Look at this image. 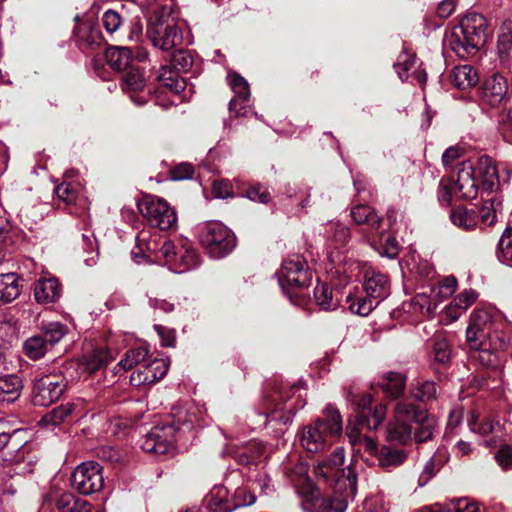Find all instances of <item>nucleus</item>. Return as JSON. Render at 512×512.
Returning a JSON list of instances; mask_svg holds the SVG:
<instances>
[{
	"mask_svg": "<svg viewBox=\"0 0 512 512\" xmlns=\"http://www.w3.org/2000/svg\"><path fill=\"white\" fill-rule=\"evenodd\" d=\"M488 37L487 22L478 13L467 14L446 38V45L459 57L475 55Z\"/></svg>",
	"mask_w": 512,
	"mask_h": 512,
	"instance_id": "f257e3e1",
	"label": "nucleus"
},
{
	"mask_svg": "<svg viewBox=\"0 0 512 512\" xmlns=\"http://www.w3.org/2000/svg\"><path fill=\"white\" fill-rule=\"evenodd\" d=\"M343 423L339 410L328 404L321 417L303 427L300 434L302 447L312 453H319L331 446L332 440L342 434Z\"/></svg>",
	"mask_w": 512,
	"mask_h": 512,
	"instance_id": "f03ea898",
	"label": "nucleus"
},
{
	"mask_svg": "<svg viewBox=\"0 0 512 512\" xmlns=\"http://www.w3.org/2000/svg\"><path fill=\"white\" fill-rule=\"evenodd\" d=\"M344 450L336 448L329 458L314 465V474L319 482L329 486L334 492L355 494L357 477L350 467H342Z\"/></svg>",
	"mask_w": 512,
	"mask_h": 512,
	"instance_id": "7ed1b4c3",
	"label": "nucleus"
},
{
	"mask_svg": "<svg viewBox=\"0 0 512 512\" xmlns=\"http://www.w3.org/2000/svg\"><path fill=\"white\" fill-rule=\"evenodd\" d=\"M478 191L479 187L471 163L462 162L457 167L456 178L440 181L438 199L442 205L449 206L453 195L463 200H472L477 197Z\"/></svg>",
	"mask_w": 512,
	"mask_h": 512,
	"instance_id": "20e7f679",
	"label": "nucleus"
},
{
	"mask_svg": "<svg viewBox=\"0 0 512 512\" xmlns=\"http://www.w3.org/2000/svg\"><path fill=\"white\" fill-rule=\"evenodd\" d=\"M200 241L209 255L215 259L225 257L236 246L233 232L219 222L206 224L201 230Z\"/></svg>",
	"mask_w": 512,
	"mask_h": 512,
	"instance_id": "39448f33",
	"label": "nucleus"
},
{
	"mask_svg": "<svg viewBox=\"0 0 512 512\" xmlns=\"http://www.w3.org/2000/svg\"><path fill=\"white\" fill-rule=\"evenodd\" d=\"M278 281L282 290L291 297L293 292L310 286L312 273L303 259L294 256L283 261Z\"/></svg>",
	"mask_w": 512,
	"mask_h": 512,
	"instance_id": "423d86ee",
	"label": "nucleus"
},
{
	"mask_svg": "<svg viewBox=\"0 0 512 512\" xmlns=\"http://www.w3.org/2000/svg\"><path fill=\"white\" fill-rule=\"evenodd\" d=\"M349 400L356 405V422L359 432L363 429H377L386 418V405L379 403L371 409L372 398L370 395L365 394L360 397L353 396V398ZM356 431L357 428H352L349 433L352 443L356 441L353 440V438H356Z\"/></svg>",
	"mask_w": 512,
	"mask_h": 512,
	"instance_id": "0eeeda50",
	"label": "nucleus"
},
{
	"mask_svg": "<svg viewBox=\"0 0 512 512\" xmlns=\"http://www.w3.org/2000/svg\"><path fill=\"white\" fill-rule=\"evenodd\" d=\"M137 208L147 222L160 230H167L177 222L176 213L160 198L146 195L137 202Z\"/></svg>",
	"mask_w": 512,
	"mask_h": 512,
	"instance_id": "6e6552de",
	"label": "nucleus"
},
{
	"mask_svg": "<svg viewBox=\"0 0 512 512\" xmlns=\"http://www.w3.org/2000/svg\"><path fill=\"white\" fill-rule=\"evenodd\" d=\"M415 417V405L407 399L399 401L394 409V419L387 426V440L399 444L410 441Z\"/></svg>",
	"mask_w": 512,
	"mask_h": 512,
	"instance_id": "1a4fd4ad",
	"label": "nucleus"
},
{
	"mask_svg": "<svg viewBox=\"0 0 512 512\" xmlns=\"http://www.w3.org/2000/svg\"><path fill=\"white\" fill-rule=\"evenodd\" d=\"M67 388L64 376L49 374L35 379L32 402L35 406L47 407L58 401Z\"/></svg>",
	"mask_w": 512,
	"mask_h": 512,
	"instance_id": "9d476101",
	"label": "nucleus"
},
{
	"mask_svg": "<svg viewBox=\"0 0 512 512\" xmlns=\"http://www.w3.org/2000/svg\"><path fill=\"white\" fill-rule=\"evenodd\" d=\"M180 429L175 423L156 425L144 436L141 448L148 453L166 455L174 450L176 434Z\"/></svg>",
	"mask_w": 512,
	"mask_h": 512,
	"instance_id": "9b49d317",
	"label": "nucleus"
},
{
	"mask_svg": "<svg viewBox=\"0 0 512 512\" xmlns=\"http://www.w3.org/2000/svg\"><path fill=\"white\" fill-rule=\"evenodd\" d=\"M71 485L83 495L99 492L104 485L101 465L93 461L81 463L72 474Z\"/></svg>",
	"mask_w": 512,
	"mask_h": 512,
	"instance_id": "f8f14e48",
	"label": "nucleus"
},
{
	"mask_svg": "<svg viewBox=\"0 0 512 512\" xmlns=\"http://www.w3.org/2000/svg\"><path fill=\"white\" fill-rule=\"evenodd\" d=\"M494 327L491 313L485 309H475L466 328V344L468 348H481L487 345Z\"/></svg>",
	"mask_w": 512,
	"mask_h": 512,
	"instance_id": "ddd939ff",
	"label": "nucleus"
},
{
	"mask_svg": "<svg viewBox=\"0 0 512 512\" xmlns=\"http://www.w3.org/2000/svg\"><path fill=\"white\" fill-rule=\"evenodd\" d=\"M333 497H322L316 489H311L309 496L302 502L305 512H345L348 498H353L355 494H344L334 492Z\"/></svg>",
	"mask_w": 512,
	"mask_h": 512,
	"instance_id": "4468645a",
	"label": "nucleus"
},
{
	"mask_svg": "<svg viewBox=\"0 0 512 512\" xmlns=\"http://www.w3.org/2000/svg\"><path fill=\"white\" fill-rule=\"evenodd\" d=\"M147 33L154 47L163 51H169L181 45L183 41L182 31L174 23H150Z\"/></svg>",
	"mask_w": 512,
	"mask_h": 512,
	"instance_id": "2eb2a0df",
	"label": "nucleus"
},
{
	"mask_svg": "<svg viewBox=\"0 0 512 512\" xmlns=\"http://www.w3.org/2000/svg\"><path fill=\"white\" fill-rule=\"evenodd\" d=\"M147 81L144 72L138 67H130L121 76V88L130 95L131 100L137 105L148 102L150 93H145Z\"/></svg>",
	"mask_w": 512,
	"mask_h": 512,
	"instance_id": "dca6fc26",
	"label": "nucleus"
},
{
	"mask_svg": "<svg viewBox=\"0 0 512 512\" xmlns=\"http://www.w3.org/2000/svg\"><path fill=\"white\" fill-rule=\"evenodd\" d=\"M168 371V363L163 359L146 361L141 367L132 372L130 382L134 386L151 384L162 379Z\"/></svg>",
	"mask_w": 512,
	"mask_h": 512,
	"instance_id": "f3484780",
	"label": "nucleus"
},
{
	"mask_svg": "<svg viewBox=\"0 0 512 512\" xmlns=\"http://www.w3.org/2000/svg\"><path fill=\"white\" fill-rule=\"evenodd\" d=\"M363 287L366 295L375 300L376 303L383 301L390 293L388 277L373 269L365 271Z\"/></svg>",
	"mask_w": 512,
	"mask_h": 512,
	"instance_id": "a211bd4d",
	"label": "nucleus"
},
{
	"mask_svg": "<svg viewBox=\"0 0 512 512\" xmlns=\"http://www.w3.org/2000/svg\"><path fill=\"white\" fill-rule=\"evenodd\" d=\"M508 90L506 79L498 74L487 79L482 88V101L496 107L505 99Z\"/></svg>",
	"mask_w": 512,
	"mask_h": 512,
	"instance_id": "6ab92c4d",
	"label": "nucleus"
},
{
	"mask_svg": "<svg viewBox=\"0 0 512 512\" xmlns=\"http://www.w3.org/2000/svg\"><path fill=\"white\" fill-rule=\"evenodd\" d=\"M470 357L482 367L491 370H501L504 367L505 357L489 345H482L481 348H469Z\"/></svg>",
	"mask_w": 512,
	"mask_h": 512,
	"instance_id": "aec40b11",
	"label": "nucleus"
},
{
	"mask_svg": "<svg viewBox=\"0 0 512 512\" xmlns=\"http://www.w3.org/2000/svg\"><path fill=\"white\" fill-rule=\"evenodd\" d=\"M415 415L417 416L413 418V424H415V427H413L415 441L417 443H423L431 440L437 426L435 417L429 416L427 411L416 406Z\"/></svg>",
	"mask_w": 512,
	"mask_h": 512,
	"instance_id": "412c9836",
	"label": "nucleus"
},
{
	"mask_svg": "<svg viewBox=\"0 0 512 512\" xmlns=\"http://www.w3.org/2000/svg\"><path fill=\"white\" fill-rule=\"evenodd\" d=\"M479 172L481 175L482 192L492 193L499 188L501 175L496 164L488 156L479 160Z\"/></svg>",
	"mask_w": 512,
	"mask_h": 512,
	"instance_id": "4be33fe9",
	"label": "nucleus"
},
{
	"mask_svg": "<svg viewBox=\"0 0 512 512\" xmlns=\"http://www.w3.org/2000/svg\"><path fill=\"white\" fill-rule=\"evenodd\" d=\"M61 292V285L56 278H41L34 284V298L40 304L56 302Z\"/></svg>",
	"mask_w": 512,
	"mask_h": 512,
	"instance_id": "5701e85b",
	"label": "nucleus"
},
{
	"mask_svg": "<svg viewBox=\"0 0 512 512\" xmlns=\"http://www.w3.org/2000/svg\"><path fill=\"white\" fill-rule=\"evenodd\" d=\"M161 241L162 239L150 236L148 232H140L136 237V247L131 252L134 261L141 263L142 258L150 257L152 254L158 258Z\"/></svg>",
	"mask_w": 512,
	"mask_h": 512,
	"instance_id": "b1692460",
	"label": "nucleus"
},
{
	"mask_svg": "<svg viewBox=\"0 0 512 512\" xmlns=\"http://www.w3.org/2000/svg\"><path fill=\"white\" fill-rule=\"evenodd\" d=\"M5 373L0 372V403L10 404L20 397L23 383L19 376Z\"/></svg>",
	"mask_w": 512,
	"mask_h": 512,
	"instance_id": "393cba45",
	"label": "nucleus"
},
{
	"mask_svg": "<svg viewBox=\"0 0 512 512\" xmlns=\"http://www.w3.org/2000/svg\"><path fill=\"white\" fill-rule=\"evenodd\" d=\"M80 407L79 403L68 402L55 407L52 411L48 412L42 417L41 422L45 426L56 427L61 423L68 421L74 415H81L80 411H77Z\"/></svg>",
	"mask_w": 512,
	"mask_h": 512,
	"instance_id": "a878e982",
	"label": "nucleus"
},
{
	"mask_svg": "<svg viewBox=\"0 0 512 512\" xmlns=\"http://www.w3.org/2000/svg\"><path fill=\"white\" fill-rule=\"evenodd\" d=\"M79 45L82 48L94 50L100 47L104 38L99 27L94 26L90 23H82L78 26L75 31Z\"/></svg>",
	"mask_w": 512,
	"mask_h": 512,
	"instance_id": "bb28decb",
	"label": "nucleus"
},
{
	"mask_svg": "<svg viewBox=\"0 0 512 512\" xmlns=\"http://www.w3.org/2000/svg\"><path fill=\"white\" fill-rule=\"evenodd\" d=\"M351 217L358 225H366L371 233L378 232L382 218L368 205H356L351 210Z\"/></svg>",
	"mask_w": 512,
	"mask_h": 512,
	"instance_id": "cd10ccee",
	"label": "nucleus"
},
{
	"mask_svg": "<svg viewBox=\"0 0 512 512\" xmlns=\"http://www.w3.org/2000/svg\"><path fill=\"white\" fill-rule=\"evenodd\" d=\"M378 465L390 471L401 466L407 459V452L404 449L382 446L377 453Z\"/></svg>",
	"mask_w": 512,
	"mask_h": 512,
	"instance_id": "c85d7f7f",
	"label": "nucleus"
},
{
	"mask_svg": "<svg viewBox=\"0 0 512 512\" xmlns=\"http://www.w3.org/2000/svg\"><path fill=\"white\" fill-rule=\"evenodd\" d=\"M451 83L458 89L466 90L478 82V75L470 65L456 66L450 73Z\"/></svg>",
	"mask_w": 512,
	"mask_h": 512,
	"instance_id": "c756f323",
	"label": "nucleus"
},
{
	"mask_svg": "<svg viewBox=\"0 0 512 512\" xmlns=\"http://www.w3.org/2000/svg\"><path fill=\"white\" fill-rule=\"evenodd\" d=\"M21 293L19 278L15 273L0 275V305L10 303Z\"/></svg>",
	"mask_w": 512,
	"mask_h": 512,
	"instance_id": "7c9ffc66",
	"label": "nucleus"
},
{
	"mask_svg": "<svg viewBox=\"0 0 512 512\" xmlns=\"http://www.w3.org/2000/svg\"><path fill=\"white\" fill-rule=\"evenodd\" d=\"M106 60L111 68L116 71L124 72L131 66V52L126 47H111L105 54Z\"/></svg>",
	"mask_w": 512,
	"mask_h": 512,
	"instance_id": "2f4dec72",
	"label": "nucleus"
},
{
	"mask_svg": "<svg viewBox=\"0 0 512 512\" xmlns=\"http://www.w3.org/2000/svg\"><path fill=\"white\" fill-rule=\"evenodd\" d=\"M497 52L501 61L512 58V21L505 20L499 29Z\"/></svg>",
	"mask_w": 512,
	"mask_h": 512,
	"instance_id": "473e14b6",
	"label": "nucleus"
},
{
	"mask_svg": "<svg viewBox=\"0 0 512 512\" xmlns=\"http://www.w3.org/2000/svg\"><path fill=\"white\" fill-rule=\"evenodd\" d=\"M406 384V378L403 374L397 372L387 373L379 383L382 391L391 398H397L402 395Z\"/></svg>",
	"mask_w": 512,
	"mask_h": 512,
	"instance_id": "72a5a7b5",
	"label": "nucleus"
},
{
	"mask_svg": "<svg viewBox=\"0 0 512 512\" xmlns=\"http://www.w3.org/2000/svg\"><path fill=\"white\" fill-rule=\"evenodd\" d=\"M56 507L60 512H89V503L76 497L72 493L66 492L61 494L56 500Z\"/></svg>",
	"mask_w": 512,
	"mask_h": 512,
	"instance_id": "f704fd0d",
	"label": "nucleus"
},
{
	"mask_svg": "<svg viewBox=\"0 0 512 512\" xmlns=\"http://www.w3.org/2000/svg\"><path fill=\"white\" fill-rule=\"evenodd\" d=\"M452 223L464 230H473L476 228L478 216L474 210L459 206L450 213Z\"/></svg>",
	"mask_w": 512,
	"mask_h": 512,
	"instance_id": "c9c22d12",
	"label": "nucleus"
},
{
	"mask_svg": "<svg viewBox=\"0 0 512 512\" xmlns=\"http://www.w3.org/2000/svg\"><path fill=\"white\" fill-rule=\"evenodd\" d=\"M114 359L113 353L104 346L94 348L86 356V365L90 371H96L105 367Z\"/></svg>",
	"mask_w": 512,
	"mask_h": 512,
	"instance_id": "e433bc0d",
	"label": "nucleus"
},
{
	"mask_svg": "<svg viewBox=\"0 0 512 512\" xmlns=\"http://www.w3.org/2000/svg\"><path fill=\"white\" fill-rule=\"evenodd\" d=\"M68 332L67 326L60 322H48L41 325V336L45 339L47 346L58 343Z\"/></svg>",
	"mask_w": 512,
	"mask_h": 512,
	"instance_id": "4c0bfd02",
	"label": "nucleus"
},
{
	"mask_svg": "<svg viewBox=\"0 0 512 512\" xmlns=\"http://www.w3.org/2000/svg\"><path fill=\"white\" fill-rule=\"evenodd\" d=\"M158 79L176 94H180L186 89V81L180 78L178 73L173 71L169 66L161 67Z\"/></svg>",
	"mask_w": 512,
	"mask_h": 512,
	"instance_id": "58836bf2",
	"label": "nucleus"
},
{
	"mask_svg": "<svg viewBox=\"0 0 512 512\" xmlns=\"http://www.w3.org/2000/svg\"><path fill=\"white\" fill-rule=\"evenodd\" d=\"M25 355L31 360L41 359L48 351V346L43 336L34 335L29 337L23 344Z\"/></svg>",
	"mask_w": 512,
	"mask_h": 512,
	"instance_id": "ea45409f",
	"label": "nucleus"
},
{
	"mask_svg": "<svg viewBox=\"0 0 512 512\" xmlns=\"http://www.w3.org/2000/svg\"><path fill=\"white\" fill-rule=\"evenodd\" d=\"M148 357V349L145 347H137L126 351L124 357L120 360L119 366L124 370H130L134 366L141 367L146 363Z\"/></svg>",
	"mask_w": 512,
	"mask_h": 512,
	"instance_id": "a19ab883",
	"label": "nucleus"
},
{
	"mask_svg": "<svg viewBox=\"0 0 512 512\" xmlns=\"http://www.w3.org/2000/svg\"><path fill=\"white\" fill-rule=\"evenodd\" d=\"M314 298L323 310H334L338 306V301L333 299L332 289L327 284H318L314 288Z\"/></svg>",
	"mask_w": 512,
	"mask_h": 512,
	"instance_id": "79ce46f5",
	"label": "nucleus"
},
{
	"mask_svg": "<svg viewBox=\"0 0 512 512\" xmlns=\"http://www.w3.org/2000/svg\"><path fill=\"white\" fill-rule=\"evenodd\" d=\"M477 299V293L473 291L472 289L464 290L463 292L459 293L451 302L450 306L448 307V313L449 315L457 319L459 315H457L454 312V309H460L461 311L467 310Z\"/></svg>",
	"mask_w": 512,
	"mask_h": 512,
	"instance_id": "37998d69",
	"label": "nucleus"
},
{
	"mask_svg": "<svg viewBox=\"0 0 512 512\" xmlns=\"http://www.w3.org/2000/svg\"><path fill=\"white\" fill-rule=\"evenodd\" d=\"M199 257L195 249L181 245L178 247L177 263L174 264L180 272L190 270L198 266Z\"/></svg>",
	"mask_w": 512,
	"mask_h": 512,
	"instance_id": "c03bdc74",
	"label": "nucleus"
},
{
	"mask_svg": "<svg viewBox=\"0 0 512 512\" xmlns=\"http://www.w3.org/2000/svg\"><path fill=\"white\" fill-rule=\"evenodd\" d=\"M411 393L415 400L429 402L437 397V385L433 381H418Z\"/></svg>",
	"mask_w": 512,
	"mask_h": 512,
	"instance_id": "a18cd8bd",
	"label": "nucleus"
},
{
	"mask_svg": "<svg viewBox=\"0 0 512 512\" xmlns=\"http://www.w3.org/2000/svg\"><path fill=\"white\" fill-rule=\"evenodd\" d=\"M227 81L232 91L235 93L233 98L241 99V101H248L250 97V89L248 82L237 73H229Z\"/></svg>",
	"mask_w": 512,
	"mask_h": 512,
	"instance_id": "49530a36",
	"label": "nucleus"
},
{
	"mask_svg": "<svg viewBox=\"0 0 512 512\" xmlns=\"http://www.w3.org/2000/svg\"><path fill=\"white\" fill-rule=\"evenodd\" d=\"M194 63V58L190 51L179 49L173 53L171 58V66L175 72H188Z\"/></svg>",
	"mask_w": 512,
	"mask_h": 512,
	"instance_id": "de8ad7c7",
	"label": "nucleus"
},
{
	"mask_svg": "<svg viewBox=\"0 0 512 512\" xmlns=\"http://www.w3.org/2000/svg\"><path fill=\"white\" fill-rule=\"evenodd\" d=\"M22 482L20 474H12L10 471L0 473V494L13 496Z\"/></svg>",
	"mask_w": 512,
	"mask_h": 512,
	"instance_id": "09e8293b",
	"label": "nucleus"
},
{
	"mask_svg": "<svg viewBox=\"0 0 512 512\" xmlns=\"http://www.w3.org/2000/svg\"><path fill=\"white\" fill-rule=\"evenodd\" d=\"M497 257L503 263L512 262V229H507L499 240Z\"/></svg>",
	"mask_w": 512,
	"mask_h": 512,
	"instance_id": "8fccbe9b",
	"label": "nucleus"
},
{
	"mask_svg": "<svg viewBox=\"0 0 512 512\" xmlns=\"http://www.w3.org/2000/svg\"><path fill=\"white\" fill-rule=\"evenodd\" d=\"M497 206L500 202H497L495 197L484 200V203L480 209V219L484 225H493L496 221Z\"/></svg>",
	"mask_w": 512,
	"mask_h": 512,
	"instance_id": "3c124183",
	"label": "nucleus"
},
{
	"mask_svg": "<svg viewBox=\"0 0 512 512\" xmlns=\"http://www.w3.org/2000/svg\"><path fill=\"white\" fill-rule=\"evenodd\" d=\"M379 303H376L375 300H373L370 297H357L355 298L351 304H350V310L351 312L360 315V316H367L369 315L374 308L377 307Z\"/></svg>",
	"mask_w": 512,
	"mask_h": 512,
	"instance_id": "603ef678",
	"label": "nucleus"
},
{
	"mask_svg": "<svg viewBox=\"0 0 512 512\" xmlns=\"http://www.w3.org/2000/svg\"><path fill=\"white\" fill-rule=\"evenodd\" d=\"M380 235V245L382 247V251L380 252L382 255L387 256L388 258H395L399 253V244L395 237L387 235L384 232H376Z\"/></svg>",
	"mask_w": 512,
	"mask_h": 512,
	"instance_id": "864d4df0",
	"label": "nucleus"
},
{
	"mask_svg": "<svg viewBox=\"0 0 512 512\" xmlns=\"http://www.w3.org/2000/svg\"><path fill=\"white\" fill-rule=\"evenodd\" d=\"M434 360L438 363L445 364L451 358V349L448 341L444 338L435 339L433 344Z\"/></svg>",
	"mask_w": 512,
	"mask_h": 512,
	"instance_id": "5fc2aeb1",
	"label": "nucleus"
},
{
	"mask_svg": "<svg viewBox=\"0 0 512 512\" xmlns=\"http://www.w3.org/2000/svg\"><path fill=\"white\" fill-rule=\"evenodd\" d=\"M158 252V259L173 265L177 263L178 247L171 240L162 239Z\"/></svg>",
	"mask_w": 512,
	"mask_h": 512,
	"instance_id": "6e6d98bb",
	"label": "nucleus"
},
{
	"mask_svg": "<svg viewBox=\"0 0 512 512\" xmlns=\"http://www.w3.org/2000/svg\"><path fill=\"white\" fill-rule=\"evenodd\" d=\"M102 23L107 33L113 34L117 32L124 23V19L117 11L107 10L103 13Z\"/></svg>",
	"mask_w": 512,
	"mask_h": 512,
	"instance_id": "4d7b16f0",
	"label": "nucleus"
},
{
	"mask_svg": "<svg viewBox=\"0 0 512 512\" xmlns=\"http://www.w3.org/2000/svg\"><path fill=\"white\" fill-rule=\"evenodd\" d=\"M245 195L247 198H249L252 201H257L259 203L266 204L270 202L271 195L268 191L267 187L263 186L262 184H253L251 185L245 192Z\"/></svg>",
	"mask_w": 512,
	"mask_h": 512,
	"instance_id": "13d9d810",
	"label": "nucleus"
},
{
	"mask_svg": "<svg viewBox=\"0 0 512 512\" xmlns=\"http://www.w3.org/2000/svg\"><path fill=\"white\" fill-rule=\"evenodd\" d=\"M415 61L416 57L413 54L405 52L399 56L395 69L402 80L407 77V72L413 67Z\"/></svg>",
	"mask_w": 512,
	"mask_h": 512,
	"instance_id": "bf43d9fd",
	"label": "nucleus"
},
{
	"mask_svg": "<svg viewBox=\"0 0 512 512\" xmlns=\"http://www.w3.org/2000/svg\"><path fill=\"white\" fill-rule=\"evenodd\" d=\"M154 329L161 339L162 346L174 347L176 342V332L172 328L156 324Z\"/></svg>",
	"mask_w": 512,
	"mask_h": 512,
	"instance_id": "052dcab7",
	"label": "nucleus"
},
{
	"mask_svg": "<svg viewBox=\"0 0 512 512\" xmlns=\"http://www.w3.org/2000/svg\"><path fill=\"white\" fill-rule=\"evenodd\" d=\"M170 175L174 181L191 179L194 175V168L189 163H180L171 170Z\"/></svg>",
	"mask_w": 512,
	"mask_h": 512,
	"instance_id": "680f3d73",
	"label": "nucleus"
},
{
	"mask_svg": "<svg viewBox=\"0 0 512 512\" xmlns=\"http://www.w3.org/2000/svg\"><path fill=\"white\" fill-rule=\"evenodd\" d=\"M56 196L67 204L76 200V191L70 183L63 182L55 188Z\"/></svg>",
	"mask_w": 512,
	"mask_h": 512,
	"instance_id": "e2e57ef3",
	"label": "nucleus"
},
{
	"mask_svg": "<svg viewBox=\"0 0 512 512\" xmlns=\"http://www.w3.org/2000/svg\"><path fill=\"white\" fill-rule=\"evenodd\" d=\"M495 459L498 465L503 469L507 470L512 467V446H502L495 455Z\"/></svg>",
	"mask_w": 512,
	"mask_h": 512,
	"instance_id": "0e129e2a",
	"label": "nucleus"
},
{
	"mask_svg": "<svg viewBox=\"0 0 512 512\" xmlns=\"http://www.w3.org/2000/svg\"><path fill=\"white\" fill-rule=\"evenodd\" d=\"M457 288V279L454 276L445 277L438 287V294L442 299L450 297Z\"/></svg>",
	"mask_w": 512,
	"mask_h": 512,
	"instance_id": "69168bd1",
	"label": "nucleus"
},
{
	"mask_svg": "<svg viewBox=\"0 0 512 512\" xmlns=\"http://www.w3.org/2000/svg\"><path fill=\"white\" fill-rule=\"evenodd\" d=\"M508 342V337L504 332L497 331L493 328L487 345L492 347L497 352H500V350H503L507 347Z\"/></svg>",
	"mask_w": 512,
	"mask_h": 512,
	"instance_id": "338daca9",
	"label": "nucleus"
},
{
	"mask_svg": "<svg viewBox=\"0 0 512 512\" xmlns=\"http://www.w3.org/2000/svg\"><path fill=\"white\" fill-rule=\"evenodd\" d=\"M206 508L210 512H230L231 509H227L225 507L224 502L222 501V498L216 497L213 493H210L205 498Z\"/></svg>",
	"mask_w": 512,
	"mask_h": 512,
	"instance_id": "774afa93",
	"label": "nucleus"
}]
</instances>
